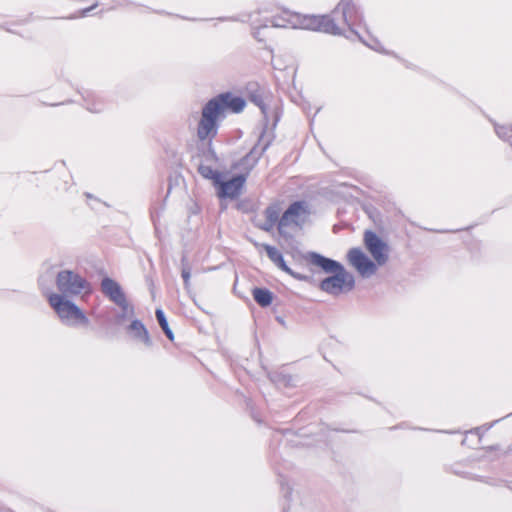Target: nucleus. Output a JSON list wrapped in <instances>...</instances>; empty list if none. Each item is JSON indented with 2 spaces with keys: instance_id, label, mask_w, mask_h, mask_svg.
<instances>
[{
  "instance_id": "nucleus-10",
  "label": "nucleus",
  "mask_w": 512,
  "mask_h": 512,
  "mask_svg": "<svg viewBox=\"0 0 512 512\" xmlns=\"http://www.w3.org/2000/svg\"><path fill=\"white\" fill-rule=\"evenodd\" d=\"M349 264L362 276L370 277L377 272V264L372 261L360 248H352L347 253Z\"/></svg>"
},
{
  "instance_id": "nucleus-16",
  "label": "nucleus",
  "mask_w": 512,
  "mask_h": 512,
  "mask_svg": "<svg viewBox=\"0 0 512 512\" xmlns=\"http://www.w3.org/2000/svg\"><path fill=\"white\" fill-rule=\"evenodd\" d=\"M175 324L176 322H159V326L171 341L174 340L173 331L176 330Z\"/></svg>"
},
{
  "instance_id": "nucleus-15",
  "label": "nucleus",
  "mask_w": 512,
  "mask_h": 512,
  "mask_svg": "<svg viewBox=\"0 0 512 512\" xmlns=\"http://www.w3.org/2000/svg\"><path fill=\"white\" fill-rule=\"evenodd\" d=\"M198 172L203 178L211 180L215 186L220 183L221 174L212 167L201 164L198 167Z\"/></svg>"
},
{
  "instance_id": "nucleus-12",
  "label": "nucleus",
  "mask_w": 512,
  "mask_h": 512,
  "mask_svg": "<svg viewBox=\"0 0 512 512\" xmlns=\"http://www.w3.org/2000/svg\"><path fill=\"white\" fill-rule=\"evenodd\" d=\"M256 247L257 248H260V249H263L268 258L278 267L280 268L282 271L286 272L287 274L291 275L293 278L297 279V280H303V281H307L308 280V277L303 275V274H300V273H296L294 271H292L285 263L284 259H283V256L281 254V252L274 246H271L269 244H256Z\"/></svg>"
},
{
  "instance_id": "nucleus-6",
  "label": "nucleus",
  "mask_w": 512,
  "mask_h": 512,
  "mask_svg": "<svg viewBox=\"0 0 512 512\" xmlns=\"http://www.w3.org/2000/svg\"><path fill=\"white\" fill-rule=\"evenodd\" d=\"M102 293L114 304H116L123 312L124 317H132L134 308L127 299L121 286L113 279L105 277L101 281Z\"/></svg>"
},
{
  "instance_id": "nucleus-14",
  "label": "nucleus",
  "mask_w": 512,
  "mask_h": 512,
  "mask_svg": "<svg viewBox=\"0 0 512 512\" xmlns=\"http://www.w3.org/2000/svg\"><path fill=\"white\" fill-rule=\"evenodd\" d=\"M252 296L255 302L261 307H268L273 302V293L266 288L255 287L252 289Z\"/></svg>"
},
{
  "instance_id": "nucleus-13",
  "label": "nucleus",
  "mask_w": 512,
  "mask_h": 512,
  "mask_svg": "<svg viewBox=\"0 0 512 512\" xmlns=\"http://www.w3.org/2000/svg\"><path fill=\"white\" fill-rule=\"evenodd\" d=\"M129 335L136 341L149 344V337L142 322H131L128 326Z\"/></svg>"
},
{
  "instance_id": "nucleus-4",
  "label": "nucleus",
  "mask_w": 512,
  "mask_h": 512,
  "mask_svg": "<svg viewBox=\"0 0 512 512\" xmlns=\"http://www.w3.org/2000/svg\"><path fill=\"white\" fill-rule=\"evenodd\" d=\"M333 20V35H340L346 29L354 31L362 23L361 15L350 1H341L330 14Z\"/></svg>"
},
{
  "instance_id": "nucleus-18",
  "label": "nucleus",
  "mask_w": 512,
  "mask_h": 512,
  "mask_svg": "<svg viewBox=\"0 0 512 512\" xmlns=\"http://www.w3.org/2000/svg\"><path fill=\"white\" fill-rule=\"evenodd\" d=\"M156 317H157V320H165L164 313L162 310L156 311Z\"/></svg>"
},
{
  "instance_id": "nucleus-5",
  "label": "nucleus",
  "mask_w": 512,
  "mask_h": 512,
  "mask_svg": "<svg viewBox=\"0 0 512 512\" xmlns=\"http://www.w3.org/2000/svg\"><path fill=\"white\" fill-rule=\"evenodd\" d=\"M236 166L243 167V173L233 177L232 179H230L228 181H222V179H220V183H218L216 186L218 188V196L220 198H230V199L237 198L240 195L241 190H242L251 170L253 169V164H248V156L243 157L235 165V167Z\"/></svg>"
},
{
  "instance_id": "nucleus-19",
  "label": "nucleus",
  "mask_w": 512,
  "mask_h": 512,
  "mask_svg": "<svg viewBox=\"0 0 512 512\" xmlns=\"http://www.w3.org/2000/svg\"><path fill=\"white\" fill-rule=\"evenodd\" d=\"M182 277L184 278L185 281H188L190 277L189 272L183 271Z\"/></svg>"
},
{
  "instance_id": "nucleus-8",
  "label": "nucleus",
  "mask_w": 512,
  "mask_h": 512,
  "mask_svg": "<svg viewBox=\"0 0 512 512\" xmlns=\"http://www.w3.org/2000/svg\"><path fill=\"white\" fill-rule=\"evenodd\" d=\"M363 242L378 266L387 263L389 259V247L375 232L366 230L364 232Z\"/></svg>"
},
{
  "instance_id": "nucleus-7",
  "label": "nucleus",
  "mask_w": 512,
  "mask_h": 512,
  "mask_svg": "<svg viewBox=\"0 0 512 512\" xmlns=\"http://www.w3.org/2000/svg\"><path fill=\"white\" fill-rule=\"evenodd\" d=\"M57 288L64 294H79L89 291V283L80 275L69 271H61L56 279Z\"/></svg>"
},
{
  "instance_id": "nucleus-17",
  "label": "nucleus",
  "mask_w": 512,
  "mask_h": 512,
  "mask_svg": "<svg viewBox=\"0 0 512 512\" xmlns=\"http://www.w3.org/2000/svg\"><path fill=\"white\" fill-rule=\"evenodd\" d=\"M250 99L252 102H254L256 105H258L260 107L263 105V101L260 96L252 95Z\"/></svg>"
},
{
  "instance_id": "nucleus-9",
  "label": "nucleus",
  "mask_w": 512,
  "mask_h": 512,
  "mask_svg": "<svg viewBox=\"0 0 512 512\" xmlns=\"http://www.w3.org/2000/svg\"><path fill=\"white\" fill-rule=\"evenodd\" d=\"M48 301L60 318L67 320H84L85 318L77 306L59 294H49Z\"/></svg>"
},
{
  "instance_id": "nucleus-2",
  "label": "nucleus",
  "mask_w": 512,
  "mask_h": 512,
  "mask_svg": "<svg viewBox=\"0 0 512 512\" xmlns=\"http://www.w3.org/2000/svg\"><path fill=\"white\" fill-rule=\"evenodd\" d=\"M246 101L231 92L218 94L211 98L201 110L197 123L196 134L201 142H211L218 133L219 122L226 113H240L244 110Z\"/></svg>"
},
{
  "instance_id": "nucleus-11",
  "label": "nucleus",
  "mask_w": 512,
  "mask_h": 512,
  "mask_svg": "<svg viewBox=\"0 0 512 512\" xmlns=\"http://www.w3.org/2000/svg\"><path fill=\"white\" fill-rule=\"evenodd\" d=\"M300 25L303 29L324 32L333 35V20L329 15H305L300 19Z\"/></svg>"
},
{
  "instance_id": "nucleus-1",
  "label": "nucleus",
  "mask_w": 512,
  "mask_h": 512,
  "mask_svg": "<svg viewBox=\"0 0 512 512\" xmlns=\"http://www.w3.org/2000/svg\"><path fill=\"white\" fill-rule=\"evenodd\" d=\"M311 214L306 201H294L285 210L283 202L275 200L263 210V221L258 227L266 232L274 229L284 238H291L308 222Z\"/></svg>"
},
{
  "instance_id": "nucleus-3",
  "label": "nucleus",
  "mask_w": 512,
  "mask_h": 512,
  "mask_svg": "<svg viewBox=\"0 0 512 512\" xmlns=\"http://www.w3.org/2000/svg\"><path fill=\"white\" fill-rule=\"evenodd\" d=\"M303 259L307 265L319 267L327 273H334V275L324 278L319 283L321 291L333 296H339L353 290L355 286L354 276L337 261L315 252L307 253L303 256Z\"/></svg>"
}]
</instances>
